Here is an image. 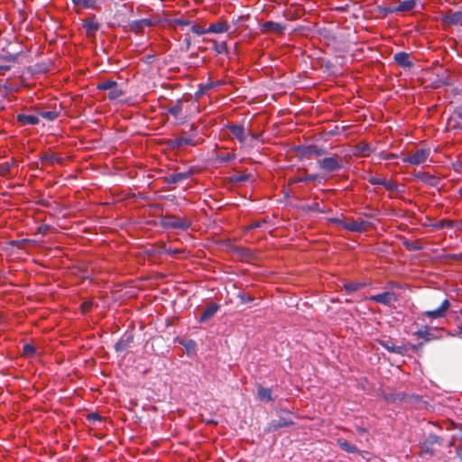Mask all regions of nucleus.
<instances>
[{"instance_id":"nucleus-1","label":"nucleus","mask_w":462,"mask_h":462,"mask_svg":"<svg viewBox=\"0 0 462 462\" xmlns=\"http://www.w3.org/2000/svg\"><path fill=\"white\" fill-rule=\"evenodd\" d=\"M198 127L193 124L190 125L191 134L189 137H176L171 140V146L174 149H180L183 146H196L202 143L203 139L197 137Z\"/></svg>"},{"instance_id":"nucleus-2","label":"nucleus","mask_w":462,"mask_h":462,"mask_svg":"<svg viewBox=\"0 0 462 462\" xmlns=\"http://www.w3.org/2000/svg\"><path fill=\"white\" fill-rule=\"evenodd\" d=\"M294 424L292 413L289 411H282L279 418L273 420L267 426L266 431H275L281 428L289 427Z\"/></svg>"},{"instance_id":"nucleus-3","label":"nucleus","mask_w":462,"mask_h":462,"mask_svg":"<svg viewBox=\"0 0 462 462\" xmlns=\"http://www.w3.org/2000/svg\"><path fill=\"white\" fill-rule=\"evenodd\" d=\"M445 333L446 331L443 328H430L424 326L416 331L414 335L420 338L424 339L425 342H430L432 340L441 339Z\"/></svg>"},{"instance_id":"nucleus-4","label":"nucleus","mask_w":462,"mask_h":462,"mask_svg":"<svg viewBox=\"0 0 462 462\" xmlns=\"http://www.w3.org/2000/svg\"><path fill=\"white\" fill-rule=\"evenodd\" d=\"M162 226L168 228L186 230L190 227L191 222L184 217L166 215L162 218Z\"/></svg>"},{"instance_id":"nucleus-5","label":"nucleus","mask_w":462,"mask_h":462,"mask_svg":"<svg viewBox=\"0 0 462 462\" xmlns=\"http://www.w3.org/2000/svg\"><path fill=\"white\" fill-rule=\"evenodd\" d=\"M429 155L430 150L421 148L416 150L415 152L411 155L404 156L402 162L411 165H420L427 161Z\"/></svg>"},{"instance_id":"nucleus-6","label":"nucleus","mask_w":462,"mask_h":462,"mask_svg":"<svg viewBox=\"0 0 462 462\" xmlns=\"http://www.w3.org/2000/svg\"><path fill=\"white\" fill-rule=\"evenodd\" d=\"M99 90H108L109 99H116L124 95V92L118 88V84L114 80H105L97 85Z\"/></svg>"},{"instance_id":"nucleus-7","label":"nucleus","mask_w":462,"mask_h":462,"mask_svg":"<svg viewBox=\"0 0 462 462\" xmlns=\"http://www.w3.org/2000/svg\"><path fill=\"white\" fill-rule=\"evenodd\" d=\"M318 164L320 170L326 172H334L339 171L342 168V164L337 157H326L319 160Z\"/></svg>"},{"instance_id":"nucleus-8","label":"nucleus","mask_w":462,"mask_h":462,"mask_svg":"<svg viewBox=\"0 0 462 462\" xmlns=\"http://www.w3.org/2000/svg\"><path fill=\"white\" fill-rule=\"evenodd\" d=\"M160 23V20L144 18L141 20H135L129 23V29L134 33L143 32L146 27H152Z\"/></svg>"},{"instance_id":"nucleus-9","label":"nucleus","mask_w":462,"mask_h":462,"mask_svg":"<svg viewBox=\"0 0 462 462\" xmlns=\"http://www.w3.org/2000/svg\"><path fill=\"white\" fill-rule=\"evenodd\" d=\"M184 100L180 98L175 102H171V105L167 108L169 114H171L175 119H180L184 122L187 118V115H184Z\"/></svg>"},{"instance_id":"nucleus-10","label":"nucleus","mask_w":462,"mask_h":462,"mask_svg":"<svg viewBox=\"0 0 462 462\" xmlns=\"http://www.w3.org/2000/svg\"><path fill=\"white\" fill-rule=\"evenodd\" d=\"M297 151L301 156H322L327 154V150L317 145H302L298 146Z\"/></svg>"},{"instance_id":"nucleus-11","label":"nucleus","mask_w":462,"mask_h":462,"mask_svg":"<svg viewBox=\"0 0 462 462\" xmlns=\"http://www.w3.org/2000/svg\"><path fill=\"white\" fill-rule=\"evenodd\" d=\"M370 300L389 306L397 300L396 294L393 291H384L383 293L372 295Z\"/></svg>"},{"instance_id":"nucleus-12","label":"nucleus","mask_w":462,"mask_h":462,"mask_svg":"<svg viewBox=\"0 0 462 462\" xmlns=\"http://www.w3.org/2000/svg\"><path fill=\"white\" fill-rule=\"evenodd\" d=\"M369 182L372 185H381L384 187L389 191H396V192H403V190L399 189V185L392 180H388L384 178H379V177H370Z\"/></svg>"},{"instance_id":"nucleus-13","label":"nucleus","mask_w":462,"mask_h":462,"mask_svg":"<svg viewBox=\"0 0 462 462\" xmlns=\"http://www.w3.org/2000/svg\"><path fill=\"white\" fill-rule=\"evenodd\" d=\"M342 226L345 229L350 232L362 233L367 229L368 226H370V223L365 220H351L347 222H342Z\"/></svg>"},{"instance_id":"nucleus-14","label":"nucleus","mask_w":462,"mask_h":462,"mask_svg":"<svg viewBox=\"0 0 462 462\" xmlns=\"http://www.w3.org/2000/svg\"><path fill=\"white\" fill-rule=\"evenodd\" d=\"M83 25L87 32V34L89 36L95 35L100 28V25L97 23L95 14H90L88 18H86L83 22Z\"/></svg>"},{"instance_id":"nucleus-15","label":"nucleus","mask_w":462,"mask_h":462,"mask_svg":"<svg viewBox=\"0 0 462 462\" xmlns=\"http://www.w3.org/2000/svg\"><path fill=\"white\" fill-rule=\"evenodd\" d=\"M229 132L238 140L239 143H243L246 140L247 133L242 125H226Z\"/></svg>"},{"instance_id":"nucleus-16","label":"nucleus","mask_w":462,"mask_h":462,"mask_svg":"<svg viewBox=\"0 0 462 462\" xmlns=\"http://www.w3.org/2000/svg\"><path fill=\"white\" fill-rule=\"evenodd\" d=\"M449 307V301L445 300L437 310L426 311L424 312V315L433 319L442 318L445 316Z\"/></svg>"},{"instance_id":"nucleus-17","label":"nucleus","mask_w":462,"mask_h":462,"mask_svg":"<svg viewBox=\"0 0 462 462\" xmlns=\"http://www.w3.org/2000/svg\"><path fill=\"white\" fill-rule=\"evenodd\" d=\"M394 61L404 69H411L412 67V61L411 60V54L400 51L394 54Z\"/></svg>"},{"instance_id":"nucleus-18","label":"nucleus","mask_w":462,"mask_h":462,"mask_svg":"<svg viewBox=\"0 0 462 462\" xmlns=\"http://www.w3.org/2000/svg\"><path fill=\"white\" fill-rule=\"evenodd\" d=\"M191 173L192 172L190 171H184V172L170 174L163 178V181L166 184H176L184 180L189 179L191 176Z\"/></svg>"},{"instance_id":"nucleus-19","label":"nucleus","mask_w":462,"mask_h":462,"mask_svg":"<svg viewBox=\"0 0 462 462\" xmlns=\"http://www.w3.org/2000/svg\"><path fill=\"white\" fill-rule=\"evenodd\" d=\"M415 176L418 180L430 187H436L439 183V179L438 177L428 172H418Z\"/></svg>"},{"instance_id":"nucleus-20","label":"nucleus","mask_w":462,"mask_h":462,"mask_svg":"<svg viewBox=\"0 0 462 462\" xmlns=\"http://www.w3.org/2000/svg\"><path fill=\"white\" fill-rule=\"evenodd\" d=\"M134 337L132 334H125L122 338H120L115 345V349L116 352H122L126 350L132 344Z\"/></svg>"},{"instance_id":"nucleus-21","label":"nucleus","mask_w":462,"mask_h":462,"mask_svg":"<svg viewBox=\"0 0 462 462\" xmlns=\"http://www.w3.org/2000/svg\"><path fill=\"white\" fill-rule=\"evenodd\" d=\"M284 27L275 22L267 21L262 24V31L264 32H277L279 34L282 33Z\"/></svg>"},{"instance_id":"nucleus-22","label":"nucleus","mask_w":462,"mask_h":462,"mask_svg":"<svg viewBox=\"0 0 462 462\" xmlns=\"http://www.w3.org/2000/svg\"><path fill=\"white\" fill-rule=\"evenodd\" d=\"M218 308H219V306L217 303L209 304L202 312V314L199 318V322H201V323L205 322L208 319H209L210 318H212L218 310Z\"/></svg>"},{"instance_id":"nucleus-23","label":"nucleus","mask_w":462,"mask_h":462,"mask_svg":"<svg viewBox=\"0 0 462 462\" xmlns=\"http://www.w3.org/2000/svg\"><path fill=\"white\" fill-rule=\"evenodd\" d=\"M449 445L456 448L457 454L462 460V428L452 437Z\"/></svg>"},{"instance_id":"nucleus-24","label":"nucleus","mask_w":462,"mask_h":462,"mask_svg":"<svg viewBox=\"0 0 462 462\" xmlns=\"http://www.w3.org/2000/svg\"><path fill=\"white\" fill-rule=\"evenodd\" d=\"M17 121L23 125H36L40 122L39 117L37 116L24 114H19L17 116Z\"/></svg>"},{"instance_id":"nucleus-25","label":"nucleus","mask_w":462,"mask_h":462,"mask_svg":"<svg viewBox=\"0 0 462 462\" xmlns=\"http://www.w3.org/2000/svg\"><path fill=\"white\" fill-rule=\"evenodd\" d=\"M372 152L373 148L370 146V144L361 143L355 147L354 154L359 157H367L372 153Z\"/></svg>"},{"instance_id":"nucleus-26","label":"nucleus","mask_w":462,"mask_h":462,"mask_svg":"<svg viewBox=\"0 0 462 462\" xmlns=\"http://www.w3.org/2000/svg\"><path fill=\"white\" fill-rule=\"evenodd\" d=\"M75 7L96 9L97 0H71Z\"/></svg>"},{"instance_id":"nucleus-27","label":"nucleus","mask_w":462,"mask_h":462,"mask_svg":"<svg viewBox=\"0 0 462 462\" xmlns=\"http://www.w3.org/2000/svg\"><path fill=\"white\" fill-rule=\"evenodd\" d=\"M416 5L415 0H403L400 2L399 5L396 7L397 12H408L412 10Z\"/></svg>"},{"instance_id":"nucleus-28","label":"nucleus","mask_w":462,"mask_h":462,"mask_svg":"<svg viewBox=\"0 0 462 462\" xmlns=\"http://www.w3.org/2000/svg\"><path fill=\"white\" fill-rule=\"evenodd\" d=\"M228 30V25L225 23H215L208 28V32L222 33Z\"/></svg>"},{"instance_id":"nucleus-29","label":"nucleus","mask_w":462,"mask_h":462,"mask_svg":"<svg viewBox=\"0 0 462 462\" xmlns=\"http://www.w3.org/2000/svg\"><path fill=\"white\" fill-rule=\"evenodd\" d=\"M257 394L261 400H264L266 402L273 401V393H272V390L270 388H264V387L260 386L258 388Z\"/></svg>"},{"instance_id":"nucleus-30","label":"nucleus","mask_w":462,"mask_h":462,"mask_svg":"<svg viewBox=\"0 0 462 462\" xmlns=\"http://www.w3.org/2000/svg\"><path fill=\"white\" fill-rule=\"evenodd\" d=\"M338 446L348 453H357L359 450L356 446L349 444L346 440L339 439L337 440Z\"/></svg>"},{"instance_id":"nucleus-31","label":"nucleus","mask_w":462,"mask_h":462,"mask_svg":"<svg viewBox=\"0 0 462 462\" xmlns=\"http://www.w3.org/2000/svg\"><path fill=\"white\" fill-rule=\"evenodd\" d=\"M402 245L409 251H420L423 248L421 243L418 240L411 241L406 239L402 242Z\"/></svg>"},{"instance_id":"nucleus-32","label":"nucleus","mask_w":462,"mask_h":462,"mask_svg":"<svg viewBox=\"0 0 462 462\" xmlns=\"http://www.w3.org/2000/svg\"><path fill=\"white\" fill-rule=\"evenodd\" d=\"M448 23L456 25L462 22V11L455 12L446 17Z\"/></svg>"},{"instance_id":"nucleus-33","label":"nucleus","mask_w":462,"mask_h":462,"mask_svg":"<svg viewBox=\"0 0 462 462\" xmlns=\"http://www.w3.org/2000/svg\"><path fill=\"white\" fill-rule=\"evenodd\" d=\"M318 177L319 176L317 174H306V175L301 176V177L291 179L289 180V183L290 184H293V183H296V182L315 181L318 179Z\"/></svg>"},{"instance_id":"nucleus-34","label":"nucleus","mask_w":462,"mask_h":462,"mask_svg":"<svg viewBox=\"0 0 462 462\" xmlns=\"http://www.w3.org/2000/svg\"><path fill=\"white\" fill-rule=\"evenodd\" d=\"M365 284L361 282H346L344 284V289L347 293H352L363 288Z\"/></svg>"},{"instance_id":"nucleus-35","label":"nucleus","mask_w":462,"mask_h":462,"mask_svg":"<svg viewBox=\"0 0 462 462\" xmlns=\"http://www.w3.org/2000/svg\"><path fill=\"white\" fill-rule=\"evenodd\" d=\"M38 114L48 121H54L59 116V113L56 111H42L39 109Z\"/></svg>"},{"instance_id":"nucleus-36","label":"nucleus","mask_w":462,"mask_h":462,"mask_svg":"<svg viewBox=\"0 0 462 462\" xmlns=\"http://www.w3.org/2000/svg\"><path fill=\"white\" fill-rule=\"evenodd\" d=\"M42 162H49L51 164H54L55 162H60V158L56 156L55 154H48L44 153L40 157Z\"/></svg>"},{"instance_id":"nucleus-37","label":"nucleus","mask_w":462,"mask_h":462,"mask_svg":"<svg viewBox=\"0 0 462 462\" xmlns=\"http://www.w3.org/2000/svg\"><path fill=\"white\" fill-rule=\"evenodd\" d=\"M441 441H440V439L436 436V435H430L426 440L424 441V446H427V445H434V444H440Z\"/></svg>"},{"instance_id":"nucleus-38","label":"nucleus","mask_w":462,"mask_h":462,"mask_svg":"<svg viewBox=\"0 0 462 462\" xmlns=\"http://www.w3.org/2000/svg\"><path fill=\"white\" fill-rule=\"evenodd\" d=\"M190 23L189 20L183 18H175L171 21V24L173 26H187Z\"/></svg>"},{"instance_id":"nucleus-39","label":"nucleus","mask_w":462,"mask_h":462,"mask_svg":"<svg viewBox=\"0 0 462 462\" xmlns=\"http://www.w3.org/2000/svg\"><path fill=\"white\" fill-rule=\"evenodd\" d=\"M236 159V154L232 152H227L226 154H221L218 156V160L221 162H229Z\"/></svg>"},{"instance_id":"nucleus-40","label":"nucleus","mask_w":462,"mask_h":462,"mask_svg":"<svg viewBox=\"0 0 462 462\" xmlns=\"http://www.w3.org/2000/svg\"><path fill=\"white\" fill-rule=\"evenodd\" d=\"M214 51H216L217 53H226L227 52V46L226 42H219L215 43Z\"/></svg>"},{"instance_id":"nucleus-41","label":"nucleus","mask_w":462,"mask_h":462,"mask_svg":"<svg viewBox=\"0 0 462 462\" xmlns=\"http://www.w3.org/2000/svg\"><path fill=\"white\" fill-rule=\"evenodd\" d=\"M213 88V83H208L206 85H201L199 87V90L196 93L197 97L202 96L210 90Z\"/></svg>"},{"instance_id":"nucleus-42","label":"nucleus","mask_w":462,"mask_h":462,"mask_svg":"<svg viewBox=\"0 0 462 462\" xmlns=\"http://www.w3.org/2000/svg\"><path fill=\"white\" fill-rule=\"evenodd\" d=\"M191 31H192L195 34H197V35H203V34H205V33L208 32V29H205V28H203L202 26H200V25H199V24H194V25H192V26H191Z\"/></svg>"},{"instance_id":"nucleus-43","label":"nucleus","mask_w":462,"mask_h":462,"mask_svg":"<svg viewBox=\"0 0 462 462\" xmlns=\"http://www.w3.org/2000/svg\"><path fill=\"white\" fill-rule=\"evenodd\" d=\"M23 353L26 356H31L35 353V347L32 345L25 344L23 346Z\"/></svg>"},{"instance_id":"nucleus-44","label":"nucleus","mask_w":462,"mask_h":462,"mask_svg":"<svg viewBox=\"0 0 462 462\" xmlns=\"http://www.w3.org/2000/svg\"><path fill=\"white\" fill-rule=\"evenodd\" d=\"M237 297L240 299L242 303H247L254 300V297L249 294H245V292H239Z\"/></svg>"},{"instance_id":"nucleus-45","label":"nucleus","mask_w":462,"mask_h":462,"mask_svg":"<svg viewBox=\"0 0 462 462\" xmlns=\"http://www.w3.org/2000/svg\"><path fill=\"white\" fill-rule=\"evenodd\" d=\"M380 344L383 346V347L387 349L389 352L394 353L395 345L393 343H392L391 341H389V340L388 341H381Z\"/></svg>"},{"instance_id":"nucleus-46","label":"nucleus","mask_w":462,"mask_h":462,"mask_svg":"<svg viewBox=\"0 0 462 462\" xmlns=\"http://www.w3.org/2000/svg\"><path fill=\"white\" fill-rule=\"evenodd\" d=\"M410 346L408 347L407 346H395V351H394V354H399V355H406L407 351L409 350Z\"/></svg>"},{"instance_id":"nucleus-47","label":"nucleus","mask_w":462,"mask_h":462,"mask_svg":"<svg viewBox=\"0 0 462 462\" xmlns=\"http://www.w3.org/2000/svg\"><path fill=\"white\" fill-rule=\"evenodd\" d=\"M16 60V56L14 54L0 55V61L14 62Z\"/></svg>"},{"instance_id":"nucleus-48","label":"nucleus","mask_w":462,"mask_h":462,"mask_svg":"<svg viewBox=\"0 0 462 462\" xmlns=\"http://www.w3.org/2000/svg\"><path fill=\"white\" fill-rule=\"evenodd\" d=\"M265 221L263 220V221H256V222H254L253 224H251L250 226H248L246 227V230H253V229H255V228H258L260 226H262L263 224H264Z\"/></svg>"},{"instance_id":"nucleus-49","label":"nucleus","mask_w":462,"mask_h":462,"mask_svg":"<svg viewBox=\"0 0 462 462\" xmlns=\"http://www.w3.org/2000/svg\"><path fill=\"white\" fill-rule=\"evenodd\" d=\"M439 227H448V228H451L453 227V222L450 221V220H441L440 221V224H439Z\"/></svg>"},{"instance_id":"nucleus-50","label":"nucleus","mask_w":462,"mask_h":462,"mask_svg":"<svg viewBox=\"0 0 462 462\" xmlns=\"http://www.w3.org/2000/svg\"><path fill=\"white\" fill-rule=\"evenodd\" d=\"M308 209H309V210H311V211H316V212L320 211V209H319V204H318V203H316V202H315V203H312V204H310V205H309V206H308Z\"/></svg>"},{"instance_id":"nucleus-51","label":"nucleus","mask_w":462,"mask_h":462,"mask_svg":"<svg viewBox=\"0 0 462 462\" xmlns=\"http://www.w3.org/2000/svg\"><path fill=\"white\" fill-rule=\"evenodd\" d=\"M10 69L11 67L8 65H0V76L5 75V73Z\"/></svg>"},{"instance_id":"nucleus-52","label":"nucleus","mask_w":462,"mask_h":462,"mask_svg":"<svg viewBox=\"0 0 462 462\" xmlns=\"http://www.w3.org/2000/svg\"><path fill=\"white\" fill-rule=\"evenodd\" d=\"M249 174H242L236 178V181H246L249 179Z\"/></svg>"},{"instance_id":"nucleus-53","label":"nucleus","mask_w":462,"mask_h":462,"mask_svg":"<svg viewBox=\"0 0 462 462\" xmlns=\"http://www.w3.org/2000/svg\"><path fill=\"white\" fill-rule=\"evenodd\" d=\"M423 345L424 344L422 342L418 345H410V349L417 352L419 349L422 348Z\"/></svg>"},{"instance_id":"nucleus-54","label":"nucleus","mask_w":462,"mask_h":462,"mask_svg":"<svg viewBox=\"0 0 462 462\" xmlns=\"http://www.w3.org/2000/svg\"><path fill=\"white\" fill-rule=\"evenodd\" d=\"M455 114L462 119V107H458L456 109Z\"/></svg>"},{"instance_id":"nucleus-55","label":"nucleus","mask_w":462,"mask_h":462,"mask_svg":"<svg viewBox=\"0 0 462 462\" xmlns=\"http://www.w3.org/2000/svg\"><path fill=\"white\" fill-rule=\"evenodd\" d=\"M430 445L424 446V443H423V444H422V451H423V452H427V453H428V452H429V453H432V451H431V450H430Z\"/></svg>"},{"instance_id":"nucleus-56","label":"nucleus","mask_w":462,"mask_h":462,"mask_svg":"<svg viewBox=\"0 0 462 462\" xmlns=\"http://www.w3.org/2000/svg\"><path fill=\"white\" fill-rule=\"evenodd\" d=\"M457 329L458 331L457 333V336L462 337V326H458Z\"/></svg>"},{"instance_id":"nucleus-57","label":"nucleus","mask_w":462,"mask_h":462,"mask_svg":"<svg viewBox=\"0 0 462 462\" xmlns=\"http://www.w3.org/2000/svg\"><path fill=\"white\" fill-rule=\"evenodd\" d=\"M91 417H92L93 419H96V420H100L99 415H98V414H97V413H92V414H91Z\"/></svg>"},{"instance_id":"nucleus-58","label":"nucleus","mask_w":462,"mask_h":462,"mask_svg":"<svg viewBox=\"0 0 462 462\" xmlns=\"http://www.w3.org/2000/svg\"><path fill=\"white\" fill-rule=\"evenodd\" d=\"M396 157L397 156L395 154L392 153V154L388 155L387 159H393V158H396Z\"/></svg>"},{"instance_id":"nucleus-59","label":"nucleus","mask_w":462,"mask_h":462,"mask_svg":"<svg viewBox=\"0 0 462 462\" xmlns=\"http://www.w3.org/2000/svg\"><path fill=\"white\" fill-rule=\"evenodd\" d=\"M252 137H253L254 139H257V138H258V135H257V134H252Z\"/></svg>"},{"instance_id":"nucleus-60","label":"nucleus","mask_w":462,"mask_h":462,"mask_svg":"<svg viewBox=\"0 0 462 462\" xmlns=\"http://www.w3.org/2000/svg\"><path fill=\"white\" fill-rule=\"evenodd\" d=\"M359 432H360V433H364V432H365V430H364V429H359Z\"/></svg>"},{"instance_id":"nucleus-61","label":"nucleus","mask_w":462,"mask_h":462,"mask_svg":"<svg viewBox=\"0 0 462 462\" xmlns=\"http://www.w3.org/2000/svg\"><path fill=\"white\" fill-rule=\"evenodd\" d=\"M458 193L462 195V187L459 189Z\"/></svg>"}]
</instances>
